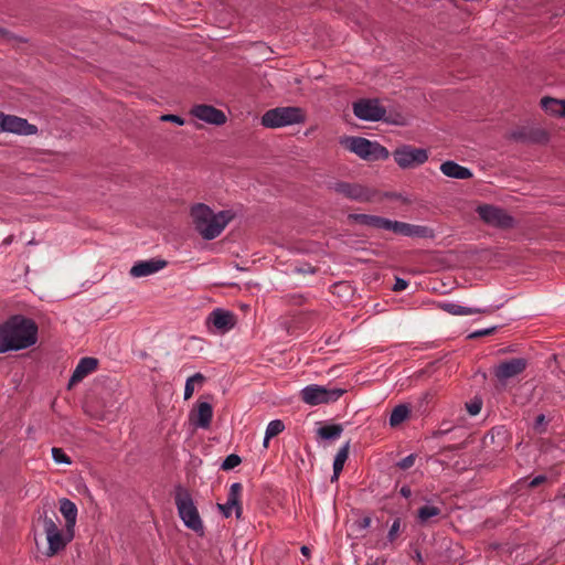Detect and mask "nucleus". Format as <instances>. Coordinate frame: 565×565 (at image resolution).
I'll return each instance as SVG.
<instances>
[{"instance_id":"1","label":"nucleus","mask_w":565,"mask_h":565,"mask_svg":"<svg viewBox=\"0 0 565 565\" xmlns=\"http://www.w3.org/2000/svg\"><path fill=\"white\" fill-rule=\"evenodd\" d=\"M38 323L23 315H13L0 324V353L20 351L38 342Z\"/></svg>"},{"instance_id":"2","label":"nucleus","mask_w":565,"mask_h":565,"mask_svg":"<svg viewBox=\"0 0 565 565\" xmlns=\"http://www.w3.org/2000/svg\"><path fill=\"white\" fill-rule=\"evenodd\" d=\"M190 215L194 230L205 241L216 238L235 216L231 210L214 213V211L204 203H195L192 205Z\"/></svg>"},{"instance_id":"3","label":"nucleus","mask_w":565,"mask_h":565,"mask_svg":"<svg viewBox=\"0 0 565 565\" xmlns=\"http://www.w3.org/2000/svg\"><path fill=\"white\" fill-rule=\"evenodd\" d=\"M173 497L178 515L184 525L189 530L195 532L199 536H204L205 532L203 521L190 490L181 483H178L174 486Z\"/></svg>"},{"instance_id":"4","label":"nucleus","mask_w":565,"mask_h":565,"mask_svg":"<svg viewBox=\"0 0 565 565\" xmlns=\"http://www.w3.org/2000/svg\"><path fill=\"white\" fill-rule=\"evenodd\" d=\"M340 145L365 161H384L390 158V151L377 141L364 137L344 136Z\"/></svg>"},{"instance_id":"5","label":"nucleus","mask_w":565,"mask_h":565,"mask_svg":"<svg viewBox=\"0 0 565 565\" xmlns=\"http://www.w3.org/2000/svg\"><path fill=\"white\" fill-rule=\"evenodd\" d=\"M306 121L305 110L297 106L276 107L262 116L260 122L266 128H280Z\"/></svg>"},{"instance_id":"6","label":"nucleus","mask_w":565,"mask_h":565,"mask_svg":"<svg viewBox=\"0 0 565 565\" xmlns=\"http://www.w3.org/2000/svg\"><path fill=\"white\" fill-rule=\"evenodd\" d=\"M44 532L47 540V550L45 555L52 557L58 552L63 551L67 544L74 539V531L67 530L62 532L55 521L51 518L45 516L43 520Z\"/></svg>"},{"instance_id":"7","label":"nucleus","mask_w":565,"mask_h":565,"mask_svg":"<svg viewBox=\"0 0 565 565\" xmlns=\"http://www.w3.org/2000/svg\"><path fill=\"white\" fill-rule=\"evenodd\" d=\"M476 212L480 220L489 226L499 230H510L515 226V218L502 207L481 204L476 209Z\"/></svg>"},{"instance_id":"8","label":"nucleus","mask_w":565,"mask_h":565,"mask_svg":"<svg viewBox=\"0 0 565 565\" xmlns=\"http://www.w3.org/2000/svg\"><path fill=\"white\" fill-rule=\"evenodd\" d=\"M392 154L396 164L403 170L417 168L428 160V150L412 145H402Z\"/></svg>"},{"instance_id":"9","label":"nucleus","mask_w":565,"mask_h":565,"mask_svg":"<svg viewBox=\"0 0 565 565\" xmlns=\"http://www.w3.org/2000/svg\"><path fill=\"white\" fill-rule=\"evenodd\" d=\"M507 138L523 145H546L550 141V134L543 128L520 126L511 130Z\"/></svg>"},{"instance_id":"10","label":"nucleus","mask_w":565,"mask_h":565,"mask_svg":"<svg viewBox=\"0 0 565 565\" xmlns=\"http://www.w3.org/2000/svg\"><path fill=\"white\" fill-rule=\"evenodd\" d=\"M356 118L364 121H380L384 118V106L379 98H360L352 104Z\"/></svg>"},{"instance_id":"11","label":"nucleus","mask_w":565,"mask_h":565,"mask_svg":"<svg viewBox=\"0 0 565 565\" xmlns=\"http://www.w3.org/2000/svg\"><path fill=\"white\" fill-rule=\"evenodd\" d=\"M328 188L344 198L356 202H371L374 198V191L360 184L345 181H337L328 185Z\"/></svg>"},{"instance_id":"12","label":"nucleus","mask_w":565,"mask_h":565,"mask_svg":"<svg viewBox=\"0 0 565 565\" xmlns=\"http://www.w3.org/2000/svg\"><path fill=\"white\" fill-rule=\"evenodd\" d=\"M529 365V361L525 358H513L505 360L493 369V374L500 382L514 377L525 371Z\"/></svg>"},{"instance_id":"13","label":"nucleus","mask_w":565,"mask_h":565,"mask_svg":"<svg viewBox=\"0 0 565 565\" xmlns=\"http://www.w3.org/2000/svg\"><path fill=\"white\" fill-rule=\"evenodd\" d=\"M190 114L195 118L214 126H222L227 120L223 110L207 104L194 105Z\"/></svg>"},{"instance_id":"14","label":"nucleus","mask_w":565,"mask_h":565,"mask_svg":"<svg viewBox=\"0 0 565 565\" xmlns=\"http://www.w3.org/2000/svg\"><path fill=\"white\" fill-rule=\"evenodd\" d=\"M395 234L406 237H418V238H434L435 231L431 227L425 225H415L401 221H393L391 223V230Z\"/></svg>"},{"instance_id":"15","label":"nucleus","mask_w":565,"mask_h":565,"mask_svg":"<svg viewBox=\"0 0 565 565\" xmlns=\"http://www.w3.org/2000/svg\"><path fill=\"white\" fill-rule=\"evenodd\" d=\"M2 122V131L12 132L22 136H31L38 132V127L33 124H30L26 119L14 116V115H6L3 114Z\"/></svg>"},{"instance_id":"16","label":"nucleus","mask_w":565,"mask_h":565,"mask_svg":"<svg viewBox=\"0 0 565 565\" xmlns=\"http://www.w3.org/2000/svg\"><path fill=\"white\" fill-rule=\"evenodd\" d=\"M237 322L236 316L222 308L214 309L206 319V326L214 327L220 333H225L233 329Z\"/></svg>"},{"instance_id":"17","label":"nucleus","mask_w":565,"mask_h":565,"mask_svg":"<svg viewBox=\"0 0 565 565\" xmlns=\"http://www.w3.org/2000/svg\"><path fill=\"white\" fill-rule=\"evenodd\" d=\"M98 365L99 361L96 358H82L68 380L67 390H72L76 384L82 382L88 374L96 371Z\"/></svg>"},{"instance_id":"18","label":"nucleus","mask_w":565,"mask_h":565,"mask_svg":"<svg viewBox=\"0 0 565 565\" xmlns=\"http://www.w3.org/2000/svg\"><path fill=\"white\" fill-rule=\"evenodd\" d=\"M212 417V404L209 402H198L189 415V420L195 427L207 429L211 426Z\"/></svg>"},{"instance_id":"19","label":"nucleus","mask_w":565,"mask_h":565,"mask_svg":"<svg viewBox=\"0 0 565 565\" xmlns=\"http://www.w3.org/2000/svg\"><path fill=\"white\" fill-rule=\"evenodd\" d=\"M348 222L367 227L390 231L392 220L379 215L350 213L348 215Z\"/></svg>"},{"instance_id":"20","label":"nucleus","mask_w":565,"mask_h":565,"mask_svg":"<svg viewBox=\"0 0 565 565\" xmlns=\"http://www.w3.org/2000/svg\"><path fill=\"white\" fill-rule=\"evenodd\" d=\"M502 305H498L495 307H484V308H471V307H465L460 306L454 302H439L438 308H440L443 311L452 315V316H467V315H473V313H484L490 315L494 310L500 309Z\"/></svg>"},{"instance_id":"21","label":"nucleus","mask_w":565,"mask_h":565,"mask_svg":"<svg viewBox=\"0 0 565 565\" xmlns=\"http://www.w3.org/2000/svg\"><path fill=\"white\" fill-rule=\"evenodd\" d=\"M167 265V260L158 258L139 260L134 264L129 273L132 277H145L163 269Z\"/></svg>"},{"instance_id":"22","label":"nucleus","mask_w":565,"mask_h":565,"mask_svg":"<svg viewBox=\"0 0 565 565\" xmlns=\"http://www.w3.org/2000/svg\"><path fill=\"white\" fill-rule=\"evenodd\" d=\"M440 171L448 178L467 180L472 178L470 169L460 166L456 161L447 160L440 164Z\"/></svg>"},{"instance_id":"23","label":"nucleus","mask_w":565,"mask_h":565,"mask_svg":"<svg viewBox=\"0 0 565 565\" xmlns=\"http://www.w3.org/2000/svg\"><path fill=\"white\" fill-rule=\"evenodd\" d=\"M60 512L65 519V527L74 531L77 519V507L67 498L60 500Z\"/></svg>"},{"instance_id":"24","label":"nucleus","mask_w":565,"mask_h":565,"mask_svg":"<svg viewBox=\"0 0 565 565\" xmlns=\"http://www.w3.org/2000/svg\"><path fill=\"white\" fill-rule=\"evenodd\" d=\"M350 441H347L337 452L333 460V475L331 482L338 481L340 473L343 470L344 463L349 457Z\"/></svg>"},{"instance_id":"25","label":"nucleus","mask_w":565,"mask_h":565,"mask_svg":"<svg viewBox=\"0 0 565 565\" xmlns=\"http://www.w3.org/2000/svg\"><path fill=\"white\" fill-rule=\"evenodd\" d=\"M343 433L342 424H323L320 425V440L323 443H331L338 439Z\"/></svg>"},{"instance_id":"26","label":"nucleus","mask_w":565,"mask_h":565,"mask_svg":"<svg viewBox=\"0 0 565 565\" xmlns=\"http://www.w3.org/2000/svg\"><path fill=\"white\" fill-rule=\"evenodd\" d=\"M441 514V509L436 505H423L417 510L416 519L419 525H427L431 522L433 518Z\"/></svg>"},{"instance_id":"27","label":"nucleus","mask_w":565,"mask_h":565,"mask_svg":"<svg viewBox=\"0 0 565 565\" xmlns=\"http://www.w3.org/2000/svg\"><path fill=\"white\" fill-rule=\"evenodd\" d=\"M347 393L345 388L340 387H327L324 385H320V404H329L337 402L341 396Z\"/></svg>"},{"instance_id":"28","label":"nucleus","mask_w":565,"mask_h":565,"mask_svg":"<svg viewBox=\"0 0 565 565\" xmlns=\"http://www.w3.org/2000/svg\"><path fill=\"white\" fill-rule=\"evenodd\" d=\"M406 530V522L401 516H395L386 535V542L394 544Z\"/></svg>"},{"instance_id":"29","label":"nucleus","mask_w":565,"mask_h":565,"mask_svg":"<svg viewBox=\"0 0 565 565\" xmlns=\"http://www.w3.org/2000/svg\"><path fill=\"white\" fill-rule=\"evenodd\" d=\"M411 414V409L406 404H398L395 406L390 416V426L397 427L405 422Z\"/></svg>"},{"instance_id":"30","label":"nucleus","mask_w":565,"mask_h":565,"mask_svg":"<svg viewBox=\"0 0 565 565\" xmlns=\"http://www.w3.org/2000/svg\"><path fill=\"white\" fill-rule=\"evenodd\" d=\"M541 107L543 108V110L550 115H553V116H557V117H563V111H562V100L561 99H556V98H553V97H543L541 99Z\"/></svg>"},{"instance_id":"31","label":"nucleus","mask_w":565,"mask_h":565,"mask_svg":"<svg viewBox=\"0 0 565 565\" xmlns=\"http://www.w3.org/2000/svg\"><path fill=\"white\" fill-rule=\"evenodd\" d=\"M380 121H384L390 125L402 126V127H404L408 124L407 117L402 111H398L396 109L387 110L385 107H384V118H382Z\"/></svg>"},{"instance_id":"32","label":"nucleus","mask_w":565,"mask_h":565,"mask_svg":"<svg viewBox=\"0 0 565 565\" xmlns=\"http://www.w3.org/2000/svg\"><path fill=\"white\" fill-rule=\"evenodd\" d=\"M315 412L309 413L302 422V434H307L318 439V422Z\"/></svg>"},{"instance_id":"33","label":"nucleus","mask_w":565,"mask_h":565,"mask_svg":"<svg viewBox=\"0 0 565 565\" xmlns=\"http://www.w3.org/2000/svg\"><path fill=\"white\" fill-rule=\"evenodd\" d=\"M242 489L243 487L239 482H234L231 484L226 501L227 508H233L241 503Z\"/></svg>"},{"instance_id":"34","label":"nucleus","mask_w":565,"mask_h":565,"mask_svg":"<svg viewBox=\"0 0 565 565\" xmlns=\"http://www.w3.org/2000/svg\"><path fill=\"white\" fill-rule=\"evenodd\" d=\"M302 401L309 405H318V384L306 386L301 391Z\"/></svg>"},{"instance_id":"35","label":"nucleus","mask_w":565,"mask_h":565,"mask_svg":"<svg viewBox=\"0 0 565 565\" xmlns=\"http://www.w3.org/2000/svg\"><path fill=\"white\" fill-rule=\"evenodd\" d=\"M285 429V424L282 420L280 419H274L271 420L268 426H267V429H266V433H267V439H270L277 435H279L280 433H282Z\"/></svg>"},{"instance_id":"36","label":"nucleus","mask_w":565,"mask_h":565,"mask_svg":"<svg viewBox=\"0 0 565 565\" xmlns=\"http://www.w3.org/2000/svg\"><path fill=\"white\" fill-rule=\"evenodd\" d=\"M242 462V458L236 454L228 455L222 462L221 469L224 471H228L239 466Z\"/></svg>"},{"instance_id":"37","label":"nucleus","mask_w":565,"mask_h":565,"mask_svg":"<svg viewBox=\"0 0 565 565\" xmlns=\"http://www.w3.org/2000/svg\"><path fill=\"white\" fill-rule=\"evenodd\" d=\"M52 457L56 463L71 465L72 460L70 456L62 448L53 447L52 448Z\"/></svg>"},{"instance_id":"38","label":"nucleus","mask_w":565,"mask_h":565,"mask_svg":"<svg viewBox=\"0 0 565 565\" xmlns=\"http://www.w3.org/2000/svg\"><path fill=\"white\" fill-rule=\"evenodd\" d=\"M548 423H550V420L545 417V415L540 414L536 416V418L534 420L533 429L535 431H537L539 434H543L546 431Z\"/></svg>"},{"instance_id":"39","label":"nucleus","mask_w":565,"mask_h":565,"mask_svg":"<svg viewBox=\"0 0 565 565\" xmlns=\"http://www.w3.org/2000/svg\"><path fill=\"white\" fill-rule=\"evenodd\" d=\"M482 407V401L480 398H475L470 403L466 404L467 412L471 416H476L480 413Z\"/></svg>"},{"instance_id":"40","label":"nucleus","mask_w":565,"mask_h":565,"mask_svg":"<svg viewBox=\"0 0 565 565\" xmlns=\"http://www.w3.org/2000/svg\"><path fill=\"white\" fill-rule=\"evenodd\" d=\"M416 458H417V455L411 454V455L406 456L405 458L401 459L396 463V467H398L402 470H407L414 466Z\"/></svg>"},{"instance_id":"41","label":"nucleus","mask_w":565,"mask_h":565,"mask_svg":"<svg viewBox=\"0 0 565 565\" xmlns=\"http://www.w3.org/2000/svg\"><path fill=\"white\" fill-rule=\"evenodd\" d=\"M497 329H498V327L493 326V327H490V328H486V329L473 331L472 333H470L468 335V339H477V338H481V337L491 335V334H493L497 331Z\"/></svg>"},{"instance_id":"42","label":"nucleus","mask_w":565,"mask_h":565,"mask_svg":"<svg viewBox=\"0 0 565 565\" xmlns=\"http://www.w3.org/2000/svg\"><path fill=\"white\" fill-rule=\"evenodd\" d=\"M160 119L162 121H169V122H173L175 125H179V126H183L185 124V120L183 117L179 116V115H174V114H166V115H162L160 117Z\"/></svg>"},{"instance_id":"43","label":"nucleus","mask_w":565,"mask_h":565,"mask_svg":"<svg viewBox=\"0 0 565 565\" xmlns=\"http://www.w3.org/2000/svg\"><path fill=\"white\" fill-rule=\"evenodd\" d=\"M0 38L6 39L8 41L14 40V41L22 42V43L26 42V39L14 35L13 33H11L9 30H7L4 28H0Z\"/></svg>"},{"instance_id":"44","label":"nucleus","mask_w":565,"mask_h":565,"mask_svg":"<svg viewBox=\"0 0 565 565\" xmlns=\"http://www.w3.org/2000/svg\"><path fill=\"white\" fill-rule=\"evenodd\" d=\"M371 518L363 516L354 522V525L358 530L363 531L366 530L371 525Z\"/></svg>"},{"instance_id":"45","label":"nucleus","mask_w":565,"mask_h":565,"mask_svg":"<svg viewBox=\"0 0 565 565\" xmlns=\"http://www.w3.org/2000/svg\"><path fill=\"white\" fill-rule=\"evenodd\" d=\"M408 287V281L404 278H401V277H396L395 278V282L393 285V290L394 291H403L405 290L406 288Z\"/></svg>"},{"instance_id":"46","label":"nucleus","mask_w":565,"mask_h":565,"mask_svg":"<svg viewBox=\"0 0 565 565\" xmlns=\"http://www.w3.org/2000/svg\"><path fill=\"white\" fill-rule=\"evenodd\" d=\"M193 393H194V383H192V381L186 379L185 386H184V394H183L184 399L185 401L190 399L193 396Z\"/></svg>"},{"instance_id":"47","label":"nucleus","mask_w":565,"mask_h":565,"mask_svg":"<svg viewBox=\"0 0 565 565\" xmlns=\"http://www.w3.org/2000/svg\"><path fill=\"white\" fill-rule=\"evenodd\" d=\"M547 480L546 476L539 475L529 482V488H536Z\"/></svg>"},{"instance_id":"48","label":"nucleus","mask_w":565,"mask_h":565,"mask_svg":"<svg viewBox=\"0 0 565 565\" xmlns=\"http://www.w3.org/2000/svg\"><path fill=\"white\" fill-rule=\"evenodd\" d=\"M216 507L220 510V512L223 514L224 518H230L232 515L233 508H227V503H224V504L217 503Z\"/></svg>"},{"instance_id":"49","label":"nucleus","mask_w":565,"mask_h":565,"mask_svg":"<svg viewBox=\"0 0 565 565\" xmlns=\"http://www.w3.org/2000/svg\"><path fill=\"white\" fill-rule=\"evenodd\" d=\"M192 383L202 384L205 382V376L202 373H195L192 376L188 377Z\"/></svg>"},{"instance_id":"50","label":"nucleus","mask_w":565,"mask_h":565,"mask_svg":"<svg viewBox=\"0 0 565 565\" xmlns=\"http://www.w3.org/2000/svg\"><path fill=\"white\" fill-rule=\"evenodd\" d=\"M399 493L404 498H409L412 495V490L408 486H403L399 490Z\"/></svg>"},{"instance_id":"51","label":"nucleus","mask_w":565,"mask_h":565,"mask_svg":"<svg viewBox=\"0 0 565 565\" xmlns=\"http://www.w3.org/2000/svg\"><path fill=\"white\" fill-rule=\"evenodd\" d=\"M413 558H414L418 564H420V565H423V564H424V558H423V555H422V553H420V551H419V550H415V551H414V556H413Z\"/></svg>"},{"instance_id":"52","label":"nucleus","mask_w":565,"mask_h":565,"mask_svg":"<svg viewBox=\"0 0 565 565\" xmlns=\"http://www.w3.org/2000/svg\"><path fill=\"white\" fill-rule=\"evenodd\" d=\"M233 510H235L236 519H241L243 514L242 503H238L236 507H233Z\"/></svg>"},{"instance_id":"53","label":"nucleus","mask_w":565,"mask_h":565,"mask_svg":"<svg viewBox=\"0 0 565 565\" xmlns=\"http://www.w3.org/2000/svg\"><path fill=\"white\" fill-rule=\"evenodd\" d=\"M300 552H301V554H302L305 557H307V558H309V557H310V553H311V551H310V548H309L307 545H302V546H301V548H300Z\"/></svg>"},{"instance_id":"54","label":"nucleus","mask_w":565,"mask_h":565,"mask_svg":"<svg viewBox=\"0 0 565 565\" xmlns=\"http://www.w3.org/2000/svg\"><path fill=\"white\" fill-rule=\"evenodd\" d=\"M463 448H466V443L465 441L459 444V445H454V446L447 447V449L450 450V451L459 450V449H463Z\"/></svg>"},{"instance_id":"55","label":"nucleus","mask_w":565,"mask_h":565,"mask_svg":"<svg viewBox=\"0 0 565 565\" xmlns=\"http://www.w3.org/2000/svg\"><path fill=\"white\" fill-rule=\"evenodd\" d=\"M451 429L450 428H447V426H444V429H440V430H437L434 436H441L444 434H447L448 431H450Z\"/></svg>"},{"instance_id":"56","label":"nucleus","mask_w":565,"mask_h":565,"mask_svg":"<svg viewBox=\"0 0 565 565\" xmlns=\"http://www.w3.org/2000/svg\"><path fill=\"white\" fill-rule=\"evenodd\" d=\"M451 429L450 428H447V426H444V429H440V430H437L434 436H441L444 434H447L448 431H450Z\"/></svg>"},{"instance_id":"57","label":"nucleus","mask_w":565,"mask_h":565,"mask_svg":"<svg viewBox=\"0 0 565 565\" xmlns=\"http://www.w3.org/2000/svg\"><path fill=\"white\" fill-rule=\"evenodd\" d=\"M298 271H300V273H307V271L315 273L316 268L309 266L308 268H298Z\"/></svg>"},{"instance_id":"58","label":"nucleus","mask_w":565,"mask_h":565,"mask_svg":"<svg viewBox=\"0 0 565 565\" xmlns=\"http://www.w3.org/2000/svg\"><path fill=\"white\" fill-rule=\"evenodd\" d=\"M554 359H559L562 363H565V351L558 355H554Z\"/></svg>"},{"instance_id":"59","label":"nucleus","mask_w":565,"mask_h":565,"mask_svg":"<svg viewBox=\"0 0 565 565\" xmlns=\"http://www.w3.org/2000/svg\"><path fill=\"white\" fill-rule=\"evenodd\" d=\"M268 443H269V439H267V433L265 434V438H264V447L267 448L268 447Z\"/></svg>"},{"instance_id":"60","label":"nucleus","mask_w":565,"mask_h":565,"mask_svg":"<svg viewBox=\"0 0 565 565\" xmlns=\"http://www.w3.org/2000/svg\"><path fill=\"white\" fill-rule=\"evenodd\" d=\"M300 465H301V466H299L300 469H301V467L306 468L307 462L303 458H300Z\"/></svg>"},{"instance_id":"61","label":"nucleus","mask_w":565,"mask_h":565,"mask_svg":"<svg viewBox=\"0 0 565 565\" xmlns=\"http://www.w3.org/2000/svg\"><path fill=\"white\" fill-rule=\"evenodd\" d=\"M562 106L563 117H565V99H562Z\"/></svg>"},{"instance_id":"62","label":"nucleus","mask_w":565,"mask_h":565,"mask_svg":"<svg viewBox=\"0 0 565 565\" xmlns=\"http://www.w3.org/2000/svg\"><path fill=\"white\" fill-rule=\"evenodd\" d=\"M307 452H308V457H309V465H310V467L312 468V467H313V465H312V462H311V457H312V455H311V452H310L309 450H308Z\"/></svg>"}]
</instances>
